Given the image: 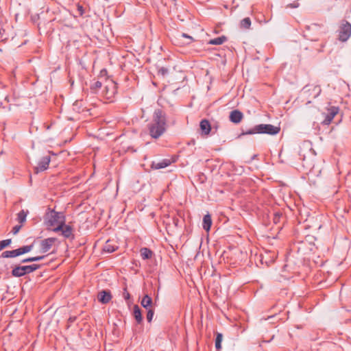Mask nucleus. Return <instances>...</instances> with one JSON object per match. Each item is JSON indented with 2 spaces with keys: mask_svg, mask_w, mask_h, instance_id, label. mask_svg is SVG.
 Returning <instances> with one entry per match:
<instances>
[{
  "mask_svg": "<svg viewBox=\"0 0 351 351\" xmlns=\"http://www.w3.org/2000/svg\"><path fill=\"white\" fill-rule=\"evenodd\" d=\"M166 125V118L164 112L160 110H156L153 116V120L149 127L150 136L154 138H159L165 132Z\"/></svg>",
  "mask_w": 351,
  "mask_h": 351,
  "instance_id": "1",
  "label": "nucleus"
},
{
  "mask_svg": "<svg viewBox=\"0 0 351 351\" xmlns=\"http://www.w3.org/2000/svg\"><path fill=\"white\" fill-rule=\"evenodd\" d=\"M45 223L48 228L58 232L65 223V217L63 213L51 210L46 214Z\"/></svg>",
  "mask_w": 351,
  "mask_h": 351,
  "instance_id": "2",
  "label": "nucleus"
},
{
  "mask_svg": "<svg viewBox=\"0 0 351 351\" xmlns=\"http://www.w3.org/2000/svg\"><path fill=\"white\" fill-rule=\"evenodd\" d=\"M280 132V128L274 126L270 124H260L255 126L253 129L246 132L245 134H276Z\"/></svg>",
  "mask_w": 351,
  "mask_h": 351,
  "instance_id": "3",
  "label": "nucleus"
},
{
  "mask_svg": "<svg viewBox=\"0 0 351 351\" xmlns=\"http://www.w3.org/2000/svg\"><path fill=\"white\" fill-rule=\"evenodd\" d=\"M299 154L302 157L303 161L306 160V155L310 158H313L316 155L315 152L313 149L310 143H304L300 148Z\"/></svg>",
  "mask_w": 351,
  "mask_h": 351,
  "instance_id": "4",
  "label": "nucleus"
},
{
  "mask_svg": "<svg viewBox=\"0 0 351 351\" xmlns=\"http://www.w3.org/2000/svg\"><path fill=\"white\" fill-rule=\"evenodd\" d=\"M117 93V85L112 80L106 81V85L104 90V94L107 99H112Z\"/></svg>",
  "mask_w": 351,
  "mask_h": 351,
  "instance_id": "5",
  "label": "nucleus"
},
{
  "mask_svg": "<svg viewBox=\"0 0 351 351\" xmlns=\"http://www.w3.org/2000/svg\"><path fill=\"white\" fill-rule=\"evenodd\" d=\"M57 243H58V239L54 237L47 238L42 240L40 243V252H47Z\"/></svg>",
  "mask_w": 351,
  "mask_h": 351,
  "instance_id": "6",
  "label": "nucleus"
},
{
  "mask_svg": "<svg viewBox=\"0 0 351 351\" xmlns=\"http://www.w3.org/2000/svg\"><path fill=\"white\" fill-rule=\"evenodd\" d=\"M351 36V25L346 22L343 23L339 30V40L344 42L346 41Z\"/></svg>",
  "mask_w": 351,
  "mask_h": 351,
  "instance_id": "7",
  "label": "nucleus"
},
{
  "mask_svg": "<svg viewBox=\"0 0 351 351\" xmlns=\"http://www.w3.org/2000/svg\"><path fill=\"white\" fill-rule=\"evenodd\" d=\"M338 112L339 108L337 107L332 106L328 108L327 113L325 114V118L323 120L322 123L329 125Z\"/></svg>",
  "mask_w": 351,
  "mask_h": 351,
  "instance_id": "8",
  "label": "nucleus"
},
{
  "mask_svg": "<svg viewBox=\"0 0 351 351\" xmlns=\"http://www.w3.org/2000/svg\"><path fill=\"white\" fill-rule=\"evenodd\" d=\"M50 157L49 156H44L39 161L38 165L35 167L34 171L36 173H38L40 171H43L46 170L50 162Z\"/></svg>",
  "mask_w": 351,
  "mask_h": 351,
  "instance_id": "9",
  "label": "nucleus"
},
{
  "mask_svg": "<svg viewBox=\"0 0 351 351\" xmlns=\"http://www.w3.org/2000/svg\"><path fill=\"white\" fill-rule=\"evenodd\" d=\"M322 89L319 86H307L304 88V92L308 94L309 97L316 98L321 93Z\"/></svg>",
  "mask_w": 351,
  "mask_h": 351,
  "instance_id": "10",
  "label": "nucleus"
},
{
  "mask_svg": "<svg viewBox=\"0 0 351 351\" xmlns=\"http://www.w3.org/2000/svg\"><path fill=\"white\" fill-rule=\"evenodd\" d=\"M243 118V113L237 110H232L230 114V120L234 123H240Z\"/></svg>",
  "mask_w": 351,
  "mask_h": 351,
  "instance_id": "11",
  "label": "nucleus"
},
{
  "mask_svg": "<svg viewBox=\"0 0 351 351\" xmlns=\"http://www.w3.org/2000/svg\"><path fill=\"white\" fill-rule=\"evenodd\" d=\"M97 298L100 302L106 304L110 301L112 296L110 291H101L98 293Z\"/></svg>",
  "mask_w": 351,
  "mask_h": 351,
  "instance_id": "12",
  "label": "nucleus"
},
{
  "mask_svg": "<svg viewBox=\"0 0 351 351\" xmlns=\"http://www.w3.org/2000/svg\"><path fill=\"white\" fill-rule=\"evenodd\" d=\"M171 162V160L169 159H163L160 161H154L152 164V168L154 169H162L169 166Z\"/></svg>",
  "mask_w": 351,
  "mask_h": 351,
  "instance_id": "13",
  "label": "nucleus"
},
{
  "mask_svg": "<svg viewBox=\"0 0 351 351\" xmlns=\"http://www.w3.org/2000/svg\"><path fill=\"white\" fill-rule=\"evenodd\" d=\"M26 274H29L27 266H18L12 271V274L14 277H21Z\"/></svg>",
  "mask_w": 351,
  "mask_h": 351,
  "instance_id": "14",
  "label": "nucleus"
},
{
  "mask_svg": "<svg viewBox=\"0 0 351 351\" xmlns=\"http://www.w3.org/2000/svg\"><path fill=\"white\" fill-rule=\"evenodd\" d=\"M62 232V235L65 238H73V228L71 226L69 225H66L65 223L62 226L60 230Z\"/></svg>",
  "mask_w": 351,
  "mask_h": 351,
  "instance_id": "15",
  "label": "nucleus"
},
{
  "mask_svg": "<svg viewBox=\"0 0 351 351\" xmlns=\"http://www.w3.org/2000/svg\"><path fill=\"white\" fill-rule=\"evenodd\" d=\"M200 129L202 133L205 135H208L210 132V124L208 121L204 119L200 122Z\"/></svg>",
  "mask_w": 351,
  "mask_h": 351,
  "instance_id": "16",
  "label": "nucleus"
},
{
  "mask_svg": "<svg viewBox=\"0 0 351 351\" xmlns=\"http://www.w3.org/2000/svg\"><path fill=\"white\" fill-rule=\"evenodd\" d=\"M211 225H212V219H211L210 215L209 214L204 215V217L203 218V223H202L203 228L206 231L208 232L210 230Z\"/></svg>",
  "mask_w": 351,
  "mask_h": 351,
  "instance_id": "17",
  "label": "nucleus"
},
{
  "mask_svg": "<svg viewBox=\"0 0 351 351\" xmlns=\"http://www.w3.org/2000/svg\"><path fill=\"white\" fill-rule=\"evenodd\" d=\"M141 304L144 308L149 309L152 304V299L148 295H145L143 298Z\"/></svg>",
  "mask_w": 351,
  "mask_h": 351,
  "instance_id": "18",
  "label": "nucleus"
},
{
  "mask_svg": "<svg viewBox=\"0 0 351 351\" xmlns=\"http://www.w3.org/2000/svg\"><path fill=\"white\" fill-rule=\"evenodd\" d=\"M133 314H134V317L135 319L136 320V322L138 323H141L142 322L143 317H142V315H141V309L138 307V306L135 305L134 306Z\"/></svg>",
  "mask_w": 351,
  "mask_h": 351,
  "instance_id": "19",
  "label": "nucleus"
},
{
  "mask_svg": "<svg viewBox=\"0 0 351 351\" xmlns=\"http://www.w3.org/2000/svg\"><path fill=\"white\" fill-rule=\"evenodd\" d=\"M226 40H227V38L224 36H222L210 40L208 42V44L219 45L223 44L225 41H226Z\"/></svg>",
  "mask_w": 351,
  "mask_h": 351,
  "instance_id": "20",
  "label": "nucleus"
},
{
  "mask_svg": "<svg viewBox=\"0 0 351 351\" xmlns=\"http://www.w3.org/2000/svg\"><path fill=\"white\" fill-rule=\"evenodd\" d=\"M153 252L147 247H144L141 250V256L143 259L151 258Z\"/></svg>",
  "mask_w": 351,
  "mask_h": 351,
  "instance_id": "21",
  "label": "nucleus"
},
{
  "mask_svg": "<svg viewBox=\"0 0 351 351\" xmlns=\"http://www.w3.org/2000/svg\"><path fill=\"white\" fill-rule=\"evenodd\" d=\"M33 247H34V244H32L29 245L23 246L22 247L16 249L17 254H18V256H20L21 254L29 252L31 250H32Z\"/></svg>",
  "mask_w": 351,
  "mask_h": 351,
  "instance_id": "22",
  "label": "nucleus"
},
{
  "mask_svg": "<svg viewBox=\"0 0 351 351\" xmlns=\"http://www.w3.org/2000/svg\"><path fill=\"white\" fill-rule=\"evenodd\" d=\"M222 340H223V335H222V334L217 332V336H216V339H215V348L217 350H219V349L221 348V343Z\"/></svg>",
  "mask_w": 351,
  "mask_h": 351,
  "instance_id": "23",
  "label": "nucleus"
},
{
  "mask_svg": "<svg viewBox=\"0 0 351 351\" xmlns=\"http://www.w3.org/2000/svg\"><path fill=\"white\" fill-rule=\"evenodd\" d=\"M2 256L5 258L18 256L17 250H11V251H5L2 253Z\"/></svg>",
  "mask_w": 351,
  "mask_h": 351,
  "instance_id": "24",
  "label": "nucleus"
},
{
  "mask_svg": "<svg viewBox=\"0 0 351 351\" xmlns=\"http://www.w3.org/2000/svg\"><path fill=\"white\" fill-rule=\"evenodd\" d=\"M251 25V20L250 18L247 17L243 19L241 21V27L244 29H249Z\"/></svg>",
  "mask_w": 351,
  "mask_h": 351,
  "instance_id": "25",
  "label": "nucleus"
},
{
  "mask_svg": "<svg viewBox=\"0 0 351 351\" xmlns=\"http://www.w3.org/2000/svg\"><path fill=\"white\" fill-rule=\"evenodd\" d=\"M26 217H27V212H25L24 210H21L18 214L17 219L19 223H23L25 221Z\"/></svg>",
  "mask_w": 351,
  "mask_h": 351,
  "instance_id": "26",
  "label": "nucleus"
},
{
  "mask_svg": "<svg viewBox=\"0 0 351 351\" xmlns=\"http://www.w3.org/2000/svg\"><path fill=\"white\" fill-rule=\"evenodd\" d=\"M44 258H45L44 256L30 257V258H28L23 260L22 263H29V262L38 261L43 260Z\"/></svg>",
  "mask_w": 351,
  "mask_h": 351,
  "instance_id": "27",
  "label": "nucleus"
},
{
  "mask_svg": "<svg viewBox=\"0 0 351 351\" xmlns=\"http://www.w3.org/2000/svg\"><path fill=\"white\" fill-rule=\"evenodd\" d=\"M104 250L108 252H112L115 250L113 247L110 246V245L108 243V241L106 243Z\"/></svg>",
  "mask_w": 351,
  "mask_h": 351,
  "instance_id": "28",
  "label": "nucleus"
},
{
  "mask_svg": "<svg viewBox=\"0 0 351 351\" xmlns=\"http://www.w3.org/2000/svg\"><path fill=\"white\" fill-rule=\"evenodd\" d=\"M26 266H27V271H28L29 274L36 270L39 267V266L37 265H26Z\"/></svg>",
  "mask_w": 351,
  "mask_h": 351,
  "instance_id": "29",
  "label": "nucleus"
},
{
  "mask_svg": "<svg viewBox=\"0 0 351 351\" xmlns=\"http://www.w3.org/2000/svg\"><path fill=\"white\" fill-rule=\"evenodd\" d=\"M153 316L154 311L151 308H149L147 314V319L149 322H150L152 320Z\"/></svg>",
  "mask_w": 351,
  "mask_h": 351,
  "instance_id": "30",
  "label": "nucleus"
},
{
  "mask_svg": "<svg viewBox=\"0 0 351 351\" xmlns=\"http://www.w3.org/2000/svg\"><path fill=\"white\" fill-rule=\"evenodd\" d=\"M11 243V239H6L0 241V244L2 246V248H5V247L8 246Z\"/></svg>",
  "mask_w": 351,
  "mask_h": 351,
  "instance_id": "31",
  "label": "nucleus"
},
{
  "mask_svg": "<svg viewBox=\"0 0 351 351\" xmlns=\"http://www.w3.org/2000/svg\"><path fill=\"white\" fill-rule=\"evenodd\" d=\"M92 87L95 90L100 88L101 87V82L99 81H97L93 84Z\"/></svg>",
  "mask_w": 351,
  "mask_h": 351,
  "instance_id": "32",
  "label": "nucleus"
},
{
  "mask_svg": "<svg viewBox=\"0 0 351 351\" xmlns=\"http://www.w3.org/2000/svg\"><path fill=\"white\" fill-rule=\"evenodd\" d=\"M21 228V225L20 226H15L12 229V232L14 234H16L19 232L20 229Z\"/></svg>",
  "mask_w": 351,
  "mask_h": 351,
  "instance_id": "33",
  "label": "nucleus"
},
{
  "mask_svg": "<svg viewBox=\"0 0 351 351\" xmlns=\"http://www.w3.org/2000/svg\"><path fill=\"white\" fill-rule=\"evenodd\" d=\"M181 36H182V38H189V39L190 40L189 43H191V42L193 40V38H192L191 36H188V35H187V34H182L181 35Z\"/></svg>",
  "mask_w": 351,
  "mask_h": 351,
  "instance_id": "34",
  "label": "nucleus"
},
{
  "mask_svg": "<svg viewBox=\"0 0 351 351\" xmlns=\"http://www.w3.org/2000/svg\"><path fill=\"white\" fill-rule=\"evenodd\" d=\"M289 6L291 7V8H298L299 6V3L295 2V3H293V4H291Z\"/></svg>",
  "mask_w": 351,
  "mask_h": 351,
  "instance_id": "35",
  "label": "nucleus"
},
{
  "mask_svg": "<svg viewBox=\"0 0 351 351\" xmlns=\"http://www.w3.org/2000/svg\"><path fill=\"white\" fill-rule=\"evenodd\" d=\"M125 297L128 298L129 297V293H127V295H125ZM126 299H128V298H126Z\"/></svg>",
  "mask_w": 351,
  "mask_h": 351,
  "instance_id": "36",
  "label": "nucleus"
},
{
  "mask_svg": "<svg viewBox=\"0 0 351 351\" xmlns=\"http://www.w3.org/2000/svg\"><path fill=\"white\" fill-rule=\"evenodd\" d=\"M125 297L128 298L129 297V293H127V295H125ZM126 299H128V298H126Z\"/></svg>",
  "mask_w": 351,
  "mask_h": 351,
  "instance_id": "37",
  "label": "nucleus"
}]
</instances>
